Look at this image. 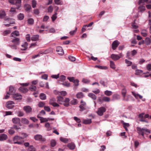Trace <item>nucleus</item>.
Masks as SVG:
<instances>
[{
  "instance_id": "obj_8",
  "label": "nucleus",
  "mask_w": 151,
  "mask_h": 151,
  "mask_svg": "<svg viewBox=\"0 0 151 151\" xmlns=\"http://www.w3.org/2000/svg\"><path fill=\"white\" fill-rule=\"evenodd\" d=\"M23 109L27 114L30 113L32 111V108L29 106H24L23 108Z\"/></svg>"
},
{
  "instance_id": "obj_34",
  "label": "nucleus",
  "mask_w": 151,
  "mask_h": 151,
  "mask_svg": "<svg viewBox=\"0 0 151 151\" xmlns=\"http://www.w3.org/2000/svg\"><path fill=\"white\" fill-rule=\"evenodd\" d=\"M104 94L107 96H110L112 94V92L111 91L106 90L104 92Z\"/></svg>"
},
{
  "instance_id": "obj_9",
  "label": "nucleus",
  "mask_w": 151,
  "mask_h": 151,
  "mask_svg": "<svg viewBox=\"0 0 151 151\" xmlns=\"http://www.w3.org/2000/svg\"><path fill=\"white\" fill-rule=\"evenodd\" d=\"M68 79L70 81L73 82L75 86H78V85L79 81L78 80H75L73 77H68Z\"/></svg>"
},
{
  "instance_id": "obj_47",
  "label": "nucleus",
  "mask_w": 151,
  "mask_h": 151,
  "mask_svg": "<svg viewBox=\"0 0 151 151\" xmlns=\"http://www.w3.org/2000/svg\"><path fill=\"white\" fill-rule=\"evenodd\" d=\"M130 96L129 95H128L127 96L125 95V96H123V100L124 101H128L129 100V97H130Z\"/></svg>"
},
{
  "instance_id": "obj_58",
  "label": "nucleus",
  "mask_w": 151,
  "mask_h": 151,
  "mask_svg": "<svg viewBox=\"0 0 151 151\" xmlns=\"http://www.w3.org/2000/svg\"><path fill=\"white\" fill-rule=\"evenodd\" d=\"M26 39L27 42H30V36L29 34H27L26 37Z\"/></svg>"
},
{
  "instance_id": "obj_38",
  "label": "nucleus",
  "mask_w": 151,
  "mask_h": 151,
  "mask_svg": "<svg viewBox=\"0 0 151 151\" xmlns=\"http://www.w3.org/2000/svg\"><path fill=\"white\" fill-rule=\"evenodd\" d=\"M76 96L78 98L81 99L83 97V95L82 93L79 92L77 93L76 95Z\"/></svg>"
},
{
  "instance_id": "obj_53",
  "label": "nucleus",
  "mask_w": 151,
  "mask_h": 151,
  "mask_svg": "<svg viewBox=\"0 0 151 151\" xmlns=\"http://www.w3.org/2000/svg\"><path fill=\"white\" fill-rule=\"evenodd\" d=\"M9 133L10 134H12L15 133V131L13 128H11L9 130Z\"/></svg>"
},
{
  "instance_id": "obj_25",
  "label": "nucleus",
  "mask_w": 151,
  "mask_h": 151,
  "mask_svg": "<svg viewBox=\"0 0 151 151\" xmlns=\"http://www.w3.org/2000/svg\"><path fill=\"white\" fill-rule=\"evenodd\" d=\"M25 9L26 11H29L31 9V7L30 5L28 4H25L24 5Z\"/></svg>"
},
{
  "instance_id": "obj_49",
  "label": "nucleus",
  "mask_w": 151,
  "mask_h": 151,
  "mask_svg": "<svg viewBox=\"0 0 151 151\" xmlns=\"http://www.w3.org/2000/svg\"><path fill=\"white\" fill-rule=\"evenodd\" d=\"M56 99L55 98H52L50 99L49 101V103L51 105L53 103H55Z\"/></svg>"
},
{
  "instance_id": "obj_4",
  "label": "nucleus",
  "mask_w": 151,
  "mask_h": 151,
  "mask_svg": "<svg viewBox=\"0 0 151 151\" xmlns=\"http://www.w3.org/2000/svg\"><path fill=\"white\" fill-rule=\"evenodd\" d=\"M24 139V137L18 136H15L13 139V140L14 144L18 145H21L22 144L24 141L21 142V141Z\"/></svg>"
},
{
  "instance_id": "obj_24",
  "label": "nucleus",
  "mask_w": 151,
  "mask_h": 151,
  "mask_svg": "<svg viewBox=\"0 0 151 151\" xmlns=\"http://www.w3.org/2000/svg\"><path fill=\"white\" fill-rule=\"evenodd\" d=\"M13 95V97L15 100H18L21 99V96L19 93H15Z\"/></svg>"
},
{
  "instance_id": "obj_30",
  "label": "nucleus",
  "mask_w": 151,
  "mask_h": 151,
  "mask_svg": "<svg viewBox=\"0 0 151 151\" xmlns=\"http://www.w3.org/2000/svg\"><path fill=\"white\" fill-rule=\"evenodd\" d=\"M88 96L89 97H91L93 100H96V96L92 93H88Z\"/></svg>"
},
{
  "instance_id": "obj_40",
  "label": "nucleus",
  "mask_w": 151,
  "mask_h": 151,
  "mask_svg": "<svg viewBox=\"0 0 151 151\" xmlns=\"http://www.w3.org/2000/svg\"><path fill=\"white\" fill-rule=\"evenodd\" d=\"M141 34L144 37H145L147 36V32L146 30H142L141 32Z\"/></svg>"
},
{
  "instance_id": "obj_1",
  "label": "nucleus",
  "mask_w": 151,
  "mask_h": 151,
  "mask_svg": "<svg viewBox=\"0 0 151 151\" xmlns=\"http://www.w3.org/2000/svg\"><path fill=\"white\" fill-rule=\"evenodd\" d=\"M8 46L12 49L16 50L17 48V46L20 43V38L18 37L14 38L10 41Z\"/></svg>"
},
{
  "instance_id": "obj_48",
  "label": "nucleus",
  "mask_w": 151,
  "mask_h": 151,
  "mask_svg": "<svg viewBox=\"0 0 151 151\" xmlns=\"http://www.w3.org/2000/svg\"><path fill=\"white\" fill-rule=\"evenodd\" d=\"M125 63L127 65V66H130L132 63V62L128 60L127 59H125Z\"/></svg>"
},
{
  "instance_id": "obj_17",
  "label": "nucleus",
  "mask_w": 151,
  "mask_h": 151,
  "mask_svg": "<svg viewBox=\"0 0 151 151\" xmlns=\"http://www.w3.org/2000/svg\"><path fill=\"white\" fill-rule=\"evenodd\" d=\"M8 138L7 136L4 134H0V141H3L6 140Z\"/></svg>"
},
{
  "instance_id": "obj_12",
  "label": "nucleus",
  "mask_w": 151,
  "mask_h": 151,
  "mask_svg": "<svg viewBox=\"0 0 151 151\" xmlns=\"http://www.w3.org/2000/svg\"><path fill=\"white\" fill-rule=\"evenodd\" d=\"M12 121L15 124H18L21 126V124L20 123V119L18 117H15L12 119Z\"/></svg>"
},
{
  "instance_id": "obj_42",
  "label": "nucleus",
  "mask_w": 151,
  "mask_h": 151,
  "mask_svg": "<svg viewBox=\"0 0 151 151\" xmlns=\"http://www.w3.org/2000/svg\"><path fill=\"white\" fill-rule=\"evenodd\" d=\"M24 17V14L22 13H20L18 16V18L19 20H22Z\"/></svg>"
},
{
  "instance_id": "obj_3",
  "label": "nucleus",
  "mask_w": 151,
  "mask_h": 151,
  "mask_svg": "<svg viewBox=\"0 0 151 151\" xmlns=\"http://www.w3.org/2000/svg\"><path fill=\"white\" fill-rule=\"evenodd\" d=\"M137 130L139 135H141L143 137H144V134H148L150 132V130L145 128H141L140 127H137Z\"/></svg>"
},
{
  "instance_id": "obj_51",
  "label": "nucleus",
  "mask_w": 151,
  "mask_h": 151,
  "mask_svg": "<svg viewBox=\"0 0 151 151\" xmlns=\"http://www.w3.org/2000/svg\"><path fill=\"white\" fill-rule=\"evenodd\" d=\"M32 7L33 8H35L36 7L37 4V2L35 0H32Z\"/></svg>"
},
{
  "instance_id": "obj_62",
  "label": "nucleus",
  "mask_w": 151,
  "mask_h": 151,
  "mask_svg": "<svg viewBox=\"0 0 151 151\" xmlns=\"http://www.w3.org/2000/svg\"><path fill=\"white\" fill-rule=\"evenodd\" d=\"M18 114V116L19 117L23 116L24 114V113L23 112L21 111H19Z\"/></svg>"
},
{
  "instance_id": "obj_27",
  "label": "nucleus",
  "mask_w": 151,
  "mask_h": 151,
  "mask_svg": "<svg viewBox=\"0 0 151 151\" xmlns=\"http://www.w3.org/2000/svg\"><path fill=\"white\" fill-rule=\"evenodd\" d=\"M19 35V32L17 31H15L12 33V36L14 37V38H16L15 36H18Z\"/></svg>"
},
{
  "instance_id": "obj_54",
  "label": "nucleus",
  "mask_w": 151,
  "mask_h": 151,
  "mask_svg": "<svg viewBox=\"0 0 151 151\" xmlns=\"http://www.w3.org/2000/svg\"><path fill=\"white\" fill-rule=\"evenodd\" d=\"M95 67H98V68L101 69H107L106 67H104L100 65H96Z\"/></svg>"
},
{
  "instance_id": "obj_61",
  "label": "nucleus",
  "mask_w": 151,
  "mask_h": 151,
  "mask_svg": "<svg viewBox=\"0 0 151 151\" xmlns=\"http://www.w3.org/2000/svg\"><path fill=\"white\" fill-rule=\"evenodd\" d=\"M45 105L44 103L42 102H40L38 104V106L39 107H43Z\"/></svg>"
},
{
  "instance_id": "obj_59",
  "label": "nucleus",
  "mask_w": 151,
  "mask_h": 151,
  "mask_svg": "<svg viewBox=\"0 0 151 151\" xmlns=\"http://www.w3.org/2000/svg\"><path fill=\"white\" fill-rule=\"evenodd\" d=\"M53 10V8L52 6H49L48 8V12H52Z\"/></svg>"
},
{
  "instance_id": "obj_39",
  "label": "nucleus",
  "mask_w": 151,
  "mask_h": 151,
  "mask_svg": "<svg viewBox=\"0 0 151 151\" xmlns=\"http://www.w3.org/2000/svg\"><path fill=\"white\" fill-rule=\"evenodd\" d=\"M27 151H35V149L32 145H30Z\"/></svg>"
},
{
  "instance_id": "obj_19",
  "label": "nucleus",
  "mask_w": 151,
  "mask_h": 151,
  "mask_svg": "<svg viewBox=\"0 0 151 151\" xmlns=\"http://www.w3.org/2000/svg\"><path fill=\"white\" fill-rule=\"evenodd\" d=\"M60 140L62 142H63L65 143H67L68 142H70L71 141V140L70 139L63 138L62 137H60Z\"/></svg>"
},
{
  "instance_id": "obj_43",
  "label": "nucleus",
  "mask_w": 151,
  "mask_h": 151,
  "mask_svg": "<svg viewBox=\"0 0 151 151\" xmlns=\"http://www.w3.org/2000/svg\"><path fill=\"white\" fill-rule=\"evenodd\" d=\"M28 23L30 25H32L34 24V20L32 18H29L28 20Z\"/></svg>"
},
{
  "instance_id": "obj_31",
  "label": "nucleus",
  "mask_w": 151,
  "mask_h": 151,
  "mask_svg": "<svg viewBox=\"0 0 151 151\" xmlns=\"http://www.w3.org/2000/svg\"><path fill=\"white\" fill-rule=\"evenodd\" d=\"M6 14L5 11L4 10H2L0 11V18L2 19L4 18L6 16Z\"/></svg>"
},
{
  "instance_id": "obj_64",
  "label": "nucleus",
  "mask_w": 151,
  "mask_h": 151,
  "mask_svg": "<svg viewBox=\"0 0 151 151\" xmlns=\"http://www.w3.org/2000/svg\"><path fill=\"white\" fill-rule=\"evenodd\" d=\"M148 24L150 25L149 30L150 33L151 34V19H150L149 20Z\"/></svg>"
},
{
  "instance_id": "obj_23",
  "label": "nucleus",
  "mask_w": 151,
  "mask_h": 151,
  "mask_svg": "<svg viewBox=\"0 0 151 151\" xmlns=\"http://www.w3.org/2000/svg\"><path fill=\"white\" fill-rule=\"evenodd\" d=\"M39 37V36L38 35H33L32 36L31 40L32 41H36L38 40Z\"/></svg>"
},
{
  "instance_id": "obj_36",
  "label": "nucleus",
  "mask_w": 151,
  "mask_h": 151,
  "mask_svg": "<svg viewBox=\"0 0 151 151\" xmlns=\"http://www.w3.org/2000/svg\"><path fill=\"white\" fill-rule=\"evenodd\" d=\"M145 10V7L144 6H140L138 8L139 11L140 12H143Z\"/></svg>"
},
{
  "instance_id": "obj_35",
  "label": "nucleus",
  "mask_w": 151,
  "mask_h": 151,
  "mask_svg": "<svg viewBox=\"0 0 151 151\" xmlns=\"http://www.w3.org/2000/svg\"><path fill=\"white\" fill-rule=\"evenodd\" d=\"M143 71L142 70L139 69L136 70L135 72V74L136 75L138 76L140 74L143 73Z\"/></svg>"
},
{
  "instance_id": "obj_15",
  "label": "nucleus",
  "mask_w": 151,
  "mask_h": 151,
  "mask_svg": "<svg viewBox=\"0 0 151 151\" xmlns=\"http://www.w3.org/2000/svg\"><path fill=\"white\" fill-rule=\"evenodd\" d=\"M54 93L56 95L58 94L59 95H61L63 96H65L67 94L66 92L65 91H62L59 92L58 91L55 90L54 91Z\"/></svg>"
},
{
  "instance_id": "obj_5",
  "label": "nucleus",
  "mask_w": 151,
  "mask_h": 151,
  "mask_svg": "<svg viewBox=\"0 0 151 151\" xmlns=\"http://www.w3.org/2000/svg\"><path fill=\"white\" fill-rule=\"evenodd\" d=\"M123 56V55L122 53H120L119 55L112 54L111 55L110 57L114 60L116 61Z\"/></svg>"
},
{
  "instance_id": "obj_18",
  "label": "nucleus",
  "mask_w": 151,
  "mask_h": 151,
  "mask_svg": "<svg viewBox=\"0 0 151 151\" xmlns=\"http://www.w3.org/2000/svg\"><path fill=\"white\" fill-rule=\"evenodd\" d=\"M132 93L136 99H137L139 98V99H141L142 98V96L137 93H135V92L132 91Z\"/></svg>"
},
{
  "instance_id": "obj_57",
  "label": "nucleus",
  "mask_w": 151,
  "mask_h": 151,
  "mask_svg": "<svg viewBox=\"0 0 151 151\" xmlns=\"http://www.w3.org/2000/svg\"><path fill=\"white\" fill-rule=\"evenodd\" d=\"M62 84L63 86L67 87H69L70 86V83L68 82H65L62 83Z\"/></svg>"
},
{
  "instance_id": "obj_32",
  "label": "nucleus",
  "mask_w": 151,
  "mask_h": 151,
  "mask_svg": "<svg viewBox=\"0 0 151 151\" xmlns=\"http://www.w3.org/2000/svg\"><path fill=\"white\" fill-rule=\"evenodd\" d=\"M151 42V40L150 38L147 37L145 39V43L147 45H149Z\"/></svg>"
},
{
  "instance_id": "obj_11",
  "label": "nucleus",
  "mask_w": 151,
  "mask_h": 151,
  "mask_svg": "<svg viewBox=\"0 0 151 151\" xmlns=\"http://www.w3.org/2000/svg\"><path fill=\"white\" fill-rule=\"evenodd\" d=\"M34 138L36 140H41L42 141H45V139H43L42 136L40 134L36 135L34 136Z\"/></svg>"
},
{
  "instance_id": "obj_14",
  "label": "nucleus",
  "mask_w": 151,
  "mask_h": 151,
  "mask_svg": "<svg viewBox=\"0 0 151 151\" xmlns=\"http://www.w3.org/2000/svg\"><path fill=\"white\" fill-rule=\"evenodd\" d=\"M67 146L69 149L72 150H74L76 147L75 144L73 142L68 143Z\"/></svg>"
},
{
  "instance_id": "obj_6",
  "label": "nucleus",
  "mask_w": 151,
  "mask_h": 151,
  "mask_svg": "<svg viewBox=\"0 0 151 151\" xmlns=\"http://www.w3.org/2000/svg\"><path fill=\"white\" fill-rule=\"evenodd\" d=\"M106 111V108L103 106H101L98 108L97 113L100 116H102L104 113Z\"/></svg>"
},
{
  "instance_id": "obj_46",
  "label": "nucleus",
  "mask_w": 151,
  "mask_h": 151,
  "mask_svg": "<svg viewBox=\"0 0 151 151\" xmlns=\"http://www.w3.org/2000/svg\"><path fill=\"white\" fill-rule=\"evenodd\" d=\"M37 88L36 86L32 85L29 87V89L32 91H34L36 90Z\"/></svg>"
},
{
  "instance_id": "obj_45",
  "label": "nucleus",
  "mask_w": 151,
  "mask_h": 151,
  "mask_svg": "<svg viewBox=\"0 0 151 151\" xmlns=\"http://www.w3.org/2000/svg\"><path fill=\"white\" fill-rule=\"evenodd\" d=\"M127 92V91L125 88H124L122 89L121 93L122 96L126 95Z\"/></svg>"
},
{
  "instance_id": "obj_20",
  "label": "nucleus",
  "mask_w": 151,
  "mask_h": 151,
  "mask_svg": "<svg viewBox=\"0 0 151 151\" xmlns=\"http://www.w3.org/2000/svg\"><path fill=\"white\" fill-rule=\"evenodd\" d=\"M52 78H53L58 79L59 78L60 81H63L65 80L66 79L65 76H51Z\"/></svg>"
},
{
  "instance_id": "obj_52",
  "label": "nucleus",
  "mask_w": 151,
  "mask_h": 151,
  "mask_svg": "<svg viewBox=\"0 0 151 151\" xmlns=\"http://www.w3.org/2000/svg\"><path fill=\"white\" fill-rule=\"evenodd\" d=\"M57 14V13L56 12L54 14L52 15L51 17L52 21H54L57 18L56 15Z\"/></svg>"
},
{
  "instance_id": "obj_7",
  "label": "nucleus",
  "mask_w": 151,
  "mask_h": 151,
  "mask_svg": "<svg viewBox=\"0 0 151 151\" xmlns=\"http://www.w3.org/2000/svg\"><path fill=\"white\" fill-rule=\"evenodd\" d=\"M14 103L12 101H9L6 104V107L9 109H11L14 106Z\"/></svg>"
},
{
  "instance_id": "obj_28",
  "label": "nucleus",
  "mask_w": 151,
  "mask_h": 151,
  "mask_svg": "<svg viewBox=\"0 0 151 151\" xmlns=\"http://www.w3.org/2000/svg\"><path fill=\"white\" fill-rule=\"evenodd\" d=\"M19 90L23 93H26L28 91V89L26 87H21L19 88Z\"/></svg>"
},
{
  "instance_id": "obj_33",
  "label": "nucleus",
  "mask_w": 151,
  "mask_h": 151,
  "mask_svg": "<svg viewBox=\"0 0 151 151\" xmlns=\"http://www.w3.org/2000/svg\"><path fill=\"white\" fill-rule=\"evenodd\" d=\"M40 98L42 100H45L46 99V96L44 93H41L40 95Z\"/></svg>"
},
{
  "instance_id": "obj_60",
  "label": "nucleus",
  "mask_w": 151,
  "mask_h": 151,
  "mask_svg": "<svg viewBox=\"0 0 151 151\" xmlns=\"http://www.w3.org/2000/svg\"><path fill=\"white\" fill-rule=\"evenodd\" d=\"M69 60L72 61H75L76 58L75 57L72 56H70L68 57Z\"/></svg>"
},
{
  "instance_id": "obj_2",
  "label": "nucleus",
  "mask_w": 151,
  "mask_h": 151,
  "mask_svg": "<svg viewBox=\"0 0 151 151\" xmlns=\"http://www.w3.org/2000/svg\"><path fill=\"white\" fill-rule=\"evenodd\" d=\"M57 102L60 104H63L65 107L69 106L70 99L68 98H64L61 96H58L56 97Z\"/></svg>"
},
{
  "instance_id": "obj_55",
  "label": "nucleus",
  "mask_w": 151,
  "mask_h": 151,
  "mask_svg": "<svg viewBox=\"0 0 151 151\" xmlns=\"http://www.w3.org/2000/svg\"><path fill=\"white\" fill-rule=\"evenodd\" d=\"M82 81L84 83L87 84L90 82V81L88 79L84 78L82 80Z\"/></svg>"
},
{
  "instance_id": "obj_37",
  "label": "nucleus",
  "mask_w": 151,
  "mask_h": 151,
  "mask_svg": "<svg viewBox=\"0 0 151 151\" xmlns=\"http://www.w3.org/2000/svg\"><path fill=\"white\" fill-rule=\"evenodd\" d=\"M51 146L52 147H54L56 144V142L54 139H52L50 142Z\"/></svg>"
},
{
  "instance_id": "obj_63",
  "label": "nucleus",
  "mask_w": 151,
  "mask_h": 151,
  "mask_svg": "<svg viewBox=\"0 0 151 151\" xmlns=\"http://www.w3.org/2000/svg\"><path fill=\"white\" fill-rule=\"evenodd\" d=\"M146 68L147 70L149 71L151 70V64H147L146 66Z\"/></svg>"
},
{
  "instance_id": "obj_22",
  "label": "nucleus",
  "mask_w": 151,
  "mask_h": 151,
  "mask_svg": "<svg viewBox=\"0 0 151 151\" xmlns=\"http://www.w3.org/2000/svg\"><path fill=\"white\" fill-rule=\"evenodd\" d=\"M15 90L14 88L12 86H10L9 87V93L10 95H13L15 94Z\"/></svg>"
},
{
  "instance_id": "obj_50",
  "label": "nucleus",
  "mask_w": 151,
  "mask_h": 151,
  "mask_svg": "<svg viewBox=\"0 0 151 151\" xmlns=\"http://www.w3.org/2000/svg\"><path fill=\"white\" fill-rule=\"evenodd\" d=\"M40 122L42 123L48 121V118H44L42 117V119H40Z\"/></svg>"
},
{
  "instance_id": "obj_13",
  "label": "nucleus",
  "mask_w": 151,
  "mask_h": 151,
  "mask_svg": "<svg viewBox=\"0 0 151 151\" xmlns=\"http://www.w3.org/2000/svg\"><path fill=\"white\" fill-rule=\"evenodd\" d=\"M56 51L58 52V54L60 55H62L64 54V51L61 47H58L56 48Z\"/></svg>"
},
{
  "instance_id": "obj_10",
  "label": "nucleus",
  "mask_w": 151,
  "mask_h": 151,
  "mask_svg": "<svg viewBox=\"0 0 151 151\" xmlns=\"http://www.w3.org/2000/svg\"><path fill=\"white\" fill-rule=\"evenodd\" d=\"M120 42L117 40L114 41L112 44V47L113 50H115L118 46Z\"/></svg>"
},
{
  "instance_id": "obj_26",
  "label": "nucleus",
  "mask_w": 151,
  "mask_h": 151,
  "mask_svg": "<svg viewBox=\"0 0 151 151\" xmlns=\"http://www.w3.org/2000/svg\"><path fill=\"white\" fill-rule=\"evenodd\" d=\"M21 122L24 124H28L29 123V121L26 118H22Z\"/></svg>"
},
{
  "instance_id": "obj_29",
  "label": "nucleus",
  "mask_w": 151,
  "mask_h": 151,
  "mask_svg": "<svg viewBox=\"0 0 151 151\" xmlns=\"http://www.w3.org/2000/svg\"><path fill=\"white\" fill-rule=\"evenodd\" d=\"M92 122L91 119H83V123L86 124H89Z\"/></svg>"
},
{
  "instance_id": "obj_16",
  "label": "nucleus",
  "mask_w": 151,
  "mask_h": 151,
  "mask_svg": "<svg viewBox=\"0 0 151 151\" xmlns=\"http://www.w3.org/2000/svg\"><path fill=\"white\" fill-rule=\"evenodd\" d=\"M28 45V43L26 42H24L21 45L22 48H21V50H25L27 48Z\"/></svg>"
},
{
  "instance_id": "obj_56",
  "label": "nucleus",
  "mask_w": 151,
  "mask_h": 151,
  "mask_svg": "<svg viewBox=\"0 0 151 151\" xmlns=\"http://www.w3.org/2000/svg\"><path fill=\"white\" fill-rule=\"evenodd\" d=\"M55 3L57 5H62V3L60 1V0H54Z\"/></svg>"
},
{
  "instance_id": "obj_44",
  "label": "nucleus",
  "mask_w": 151,
  "mask_h": 151,
  "mask_svg": "<svg viewBox=\"0 0 151 151\" xmlns=\"http://www.w3.org/2000/svg\"><path fill=\"white\" fill-rule=\"evenodd\" d=\"M110 66L111 68L113 69H115V66L114 63L112 61H110Z\"/></svg>"
},
{
  "instance_id": "obj_21",
  "label": "nucleus",
  "mask_w": 151,
  "mask_h": 151,
  "mask_svg": "<svg viewBox=\"0 0 151 151\" xmlns=\"http://www.w3.org/2000/svg\"><path fill=\"white\" fill-rule=\"evenodd\" d=\"M15 0H12L13 1H10V2L13 4H15L17 5V4H19V6L17 8V9H19L20 7V4L21 2V0H16V2L15 3L14 2V1Z\"/></svg>"
},
{
  "instance_id": "obj_41",
  "label": "nucleus",
  "mask_w": 151,
  "mask_h": 151,
  "mask_svg": "<svg viewBox=\"0 0 151 151\" xmlns=\"http://www.w3.org/2000/svg\"><path fill=\"white\" fill-rule=\"evenodd\" d=\"M103 101L106 102H109L110 101V99L109 97L104 96L103 97Z\"/></svg>"
}]
</instances>
